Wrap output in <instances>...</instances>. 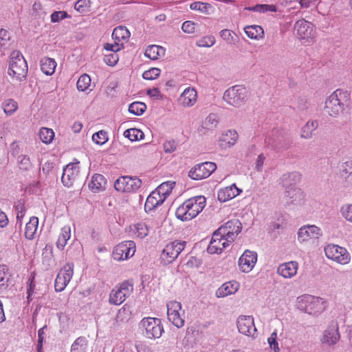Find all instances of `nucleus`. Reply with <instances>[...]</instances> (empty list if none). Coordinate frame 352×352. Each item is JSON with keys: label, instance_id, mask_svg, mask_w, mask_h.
I'll list each match as a JSON object with an SVG mask.
<instances>
[{"label": "nucleus", "instance_id": "1", "mask_svg": "<svg viewBox=\"0 0 352 352\" xmlns=\"http://www.w3.org/2000/svg\"><path fill=\"white\" fill-rule=\"evenodd\" d=\"M296 307L302 312L318 317L327 308V301L320 297L304 294L297 298Z\"/></svg>", "mask_w": 352, "mask_h": 352}, {"label": "nucleus", "instance_id": "2", "mask_svg": "<svg viewBox=\"0 0 352 352\" xmlns=\"http://www.w3.org/2000/svg\"><path fill=\"white\" fill-rule=\"evenodd\" d=\"M206 198L204 196H196L186 200L175 211L176 217L187 221L195 218L205 208Z\"/></svg>", "mask_w": 352, "mask_h": 352}, {"label": "nucleus", "instance_id": "3", "mask_svg": "<svg viewBox=\"0 0 352 352\" xmlns=\"http://www.w3.org/2000/svg\"><path fill=\"white\" fill-rule=\"evenodd\" d=\"M351 100V94L347 91L336 89L325 100L324 110L330 116L336 117L344 110Z\"/></svg>", "mask_w": 352, "mask_h": 352}, {"label": "nucleus", "instance_id": "4", "mask_svg": "<svg viewBox=\"0 0 352 352\" xmlns=\"http://www.w3.org/2000/svg\"><path fill=\"white\" fill-rule=\"evenodd\" d=\"M28 64L22 54L13 51L10 56L8 74L14 80L21 82L25 79Z\"/></svg>", "mask_w": 352, "mask_h": 352}, {"label": "nucleus", "instance_id": "5", "mask_svg": "<svg viewBox=\"0 0 352 352\" xmlns=\"http://www.w3.org/2000/svg\"><path fill=\"white\" fill-rule=\"evenodd\" d=\"M327 258L340 265H346L351 261V254L344 247L336 244H328L324 248Z\"/></svg>", "mask_w": 352, "mask_h": 352}, {"label": "nucleus", "instance_id": "6", "mask_svg": "<svg viewBox=\"0 0 352 352\" xmlns=\"http://www.w3.org/2000/svg\"><path fill=\"white\" fill-rule=\"evenodd\" d=\"M143 334L148 339H156L161 337L164 329L161 320L157 318H144L140 323Z\"/></svg>", "mask_w": 352, "mask_h": 352}, {"label": "nucleus", "instance_id": "7", "mask_svg": "<svg viewBox=\"0 0 352 352\" xmlns=\"http://www.w3.org/2000/svg\"><path fill=\"white\" fill-rule=\"evenodd\" d=\"M133 291V285L129 281H124L116 285L110 292L109 302L114 305L123 303Z\"/></svg>", "mask_w": 352, "mask_h": 352}, {"label": "nucleus", "instance_id": "8", "mask_svg": "<svg viewBox=\"0 0 352 352\" xmlns=\"http://www.w3.org/2000/svg\"><path fill=\"white\" fill-rule=\"evenodd\" d=\"M167 316L169 322L177 328L184 325L185 311L182 309V304L177 301H170L166 305Z\"/></svg>", "mask_w": 352, "mask_h": 352}, {"label": "nucleus", "instance_id": "9", "mask_svg": "<svg viewBox=\"0 0 352 352\" xmlns=\"http://www.w3.org/2000/svg\"><path fill=\"white\" fill-rule=\"evenodd\" d=\"M294 31L297 37L303 43H311L316 37L314 25L304 19L298 20L295 23Z\"/></svg>", "mask_w": 352, "mask_h": 352}, {"label": "nucleus", "instance_id": "10", "mask_svg": "<svg viewBox=\"0 0 352 352\" xmlns=\"http://www.w3.org/2000/svg\"><path fill=\"white\" fill-rule=\"evenodd\" d=\"M322 236V229L314 224L304 225L297 232V239L300 243H307L311 241L318 240Z\"/></svg>", "mask_w": 352, "mask_h": 352}, {"label": "nucleus", "instance_id": "11", "mask_svg": "<svg viewBox=\"0 0 352 352\" xmlns=\"http://www.w3.org/2000/svg\"><path fill=\"white\" fill-rule=\"evenodd\" d=\"M245 96V88L241 85H234L224 92L223 98L228 104L239 107L243 103Z\"/></svg>", "mask_w": 352, "mask_h": 352}, {"label": "nucleus", "instance_id": "12", "mask_svg": "<svg viewBox=\"0 0 352 352\" xmlns=\"http://www.w3.org/2000/svg\"><path fill=\"white\" fill-rule=\"evenodd\" d=\"M135 250V243L133 241H123L113 248L112 256L118 261L127 260L134 255Z\"/></svg>", "mask_w": 352, "mask_h": 352}, {"label": "nucleus", "instance_id": "13", "mask_svg": "<svg viewBox=\"0 0 352 352\" xmlns=\"http://www.w3.org/2000/svg\"><path fill=\"white\" fill-rule=\"evenodd\" d=\"M142 182L138 177H120L114 184L115 189L122 192H133L140 188Z\"/></svg>", "mask_w": 352, "mask_h": 352}, {"label": "nucleus", "instance_id": "14", "mask_svg": "<svg viewBox=\"0 0 352 352\" xmlns=\"http://www.w3.org/2000/svg\"><path fill=\"white\" fill-rule=\"evenodd\" d=\"M185 245V241H178L167 244L162 250L161 259L165 264L172 263L184 249Z\"/></svg>", "mask_w": 352, "mask_h": 352}, {"label": "nucleus", "instance_id": "15", "mask_svg": "<svg viewBox=\"0 0 352 352\" xmlns=\"http://www.w3.org/2000/svg\"><path fill=\"white\" fill-rule=\"evenodd\" d=\"M74 275V264H65L58 272L55 283L54 288L56 292H60L63 291L70 282Z\"/></svg>", "mask_w": 352, "mask_h": 352}, {"label": "nucleus", "instance_id": "16", "mask_svg": "<svg viewBox=\"0 0 352 352\" xmlns=\"http://www.w3.org/2000/svg\"><path fill=\"white\" fill-rule=\"evenodd\" d=\"M236 327L239 332L241 334L252 338H255L257 336V329L252 316H239L236 319Z\"/></svg>", "mask_w": 352, "mask_h": 352}, {"label": "nucleus", "instance_id": "17", "mask_svg": "<svg viewBox=\"0 0 352 352\" xmlns=\"http://www.w3.org/2000/svg\"><path fill=\"white\" fill-rule=\"evenodd\" d=\"M217 168L216 164L211 162H206L192 167L189 173V177L195 180H201L208 177Z\"/></svg>", "mask_w": 352, "mask_h": 352}, {"label": "nucleus", "instance_id": "18", "mask_svg": "<svg viewBox=\"0 0 352 352\" xmlns=\"http://www.w3.org/2000/svg\"><path fill=\"white\" fill-rule=\"evenodd\" d=\"M242 228L241 223L236 219L227 221L217 230L224 236L228 241L232 243L237 235L241 232Z\"/></svg>", "mask_w": 352, "mask_h": 352}, {"label": "nucleus", "instance_id": "19", "mask_svg": "<svg viewBox=\"0 0 352 352\" xmlns=\"http://www.w3.org/2000/svg\"><path fill=\"white\" fill-rule=\"evenodd\" d=\"M257 253L254 251L246 250L239 257L238 266L239 270L243 273H249L254 267L257 262Z\"/></svg>", "mask_w": 352, "mask_h": 352}, {"label": "nucleus", "instance_id": "20", "mask_svg": "<svg viewBox=\"0 0 352 352\" xmlns=\"http://www.w3.org/2000/svg\"><path fill=\"white\" fill-rule=\"evenodd\" d=\"M340 338L338 323L336 320H332L327 328L323 331L320 341L322 344L332 346L336 344Z\"/></svg>", "mask_w": 352, "mask_h": 352}, {"label": "nucleus", "instance_id": "21", "mask_svg": "<svg viewBox=\"0 0 352 352\" xmlns=\"http://www.w3.org/2000/svg\"><path fill=\"white\" fill-rule=\"evenodd\" d=\"M80 173L79 162L67 164L63 170L62 182L64 186L69 187L78 179Z\"/></svg>", "mask_w": 352, "mask_h": 352}, {"label": "nucleus", "instance_id": "22", "mask_svg": "<svg viewBox=\"0 0 352 352\" xmlns=\"http://www.w3.org/2000/svg\"><path fill=\"white\" fill-rule=\"evenodd\" d=\"M231 243L217 230L212 234L210 243L208 247V252L210 254H219Z\"/></svg>", "mask_w": 352, "mask_h": 352}, {"label": "nucleus", "instance_id": "23", "mask_svg": "<svg viewBox=\"0 0 352 352\" xmlns=\"http://www.w3.org/2000/svg\"><path fill=\"white\" fill-rule=\"evenodd\" d=\"M153 225L152 221L136 223L130 226V232L134 237L144 239L154 231Z\"/></svg>", "mask_w": 352, "mask_h": 352}, {"label": "nucleus", "instance_id": "24", "mask_svg": "<svg viewBox=\"0 0 352 352\" xmlns=\"http://www.w3.org/2000/svg\"><path fill=\"white\" fill-rule=\"evenodd\" d=\"M298 270V263L292 261L280 264L276 272L285 279H291L297 274Z\"/></svg>", "mask_w": 352, "mask_h": 352}, {"label": "nucleus", "instance_id": "25", "mask_svg": "<svg viewBox=\"0 0 352 352\" xmlns=\"http://www.w3.org/2000/svg\"><path fill=\"white\" fill-rule=\"evenodd\" d=\"M240 288V283L236 280H230L222 284L215 292L217 298H224L236 294Z\"/></svg>", "mask_w": 352, "mask_h": 352}, {"label": "nucleus", "instance_id": "26", "mask_svg": "<svg viewBox=\"0 0 352 352\" xmlns=\"http://www.w3.org/2000/svg\"><path fill=\"white\" fill-rule=\"evenodd\" d=\"M302 175L298 171H292L284 173L279 179V184L286 190L294 188V186L301 180Z\"/></svg>", "mask_w": 352, "mask_h": 352}, {"label": "nucleus", "instance_id": "27", "mask_svg": "<svg viewBox=\"0 0 352 352\" xmlns=\"http://www.w3.org/2000/svg\"><path fill=\"white\" fill-rule=\"evenodd\" d=\"M238 133L235 130H227L219 138V146L223 149L232 147L237 142Z\"/></svg>", "mask_w": 352, "mask_h": 352}, {"label": "nucleus", "instance_id": "28", "mask_svg": "<svg viewBox=\"0 0 352 352\" xmlns=\"http://www.w3.org/2000/svg\"><path fill=\"white\" fill-rule=\"evenodd\" d=\"M197 100V94L195 89L188 87L179 96L178 102L184 107H190L195 104Z\"/></svg>", "mask_w": 352, "mask_h": 352}, {"label": "nucleus", "instance_id": "29", "mask_svg": "<svg viewBox=\"0 0 352 352\" xmlns=\"http://www.w3.org/2000/svg\"><path fill=\"white\" fill-rule=\"evenodd\" d=\"M241 192V189H239L234 184H232L229 186L221 188L218 191L217 198L221 202H226L239 195Z\"/></svg>", "mask_w": 352, "mask_h": 352}, {"label": "nucleus", "instance_id": "30", "mask_svg": "<svg viewBox=\"0 0 352 352\" xmlns=\"http://www.w3.org/2000/svg\"><path fill=\"white\" fill-rule=\"evenodd\" d=\"M165 201L164 197H162L156 190H153L147 197L144 208L146 211H151L162 205Z\"/></svg>", "mask_w": 352, "mask_h": 352}, {"label": "nucleus", "instance_id": "31", "mask_svg": "<svg viewBox=\"0 0 352 352\" xmlns=\"http://www.w3.org/2000/svg\"><path fill=\"white\" fill-rule=\"evenodd\" d=\"M130 37V32L124 26H118L116 28L112 33V38L115 42L122 43L124 47V43H126Z\"/></svg>", "mask_w": 352, "mask_h": 352}, {"label": "nucleus", "instance_id": "32", "mask_svg": "<svg viewBox=\"0 0 352 352\" xmlns=\"http://www.w3.org/2000/svg\"><path fill=\"white\" fill-rule=\"evenodd\" d=\"M71 238V226L66 225L63 226L60 232L57 241L56 247L58 249L63 250L66 246L67 241Z\"/></svg>", "mask_w": 352, "mask_h": 352}, {"label": "nucleus", "instance_id": "33", "mask_svg": "<svg viewBox=\"0 0 352 352\" xmlns=\"http://www.w3.org/2000/svg\"><path fill=\"white\" fill-rule=\"evenodd\" d=\"M219 123V118L217 115L214 113H210L203 121L200 129V132L206 133L208 131L214 129Z\"/></svg>", "mask_w": 352, "mask_h": 352}, {"label": "nucleus", "instance_id": "34", "mask_svg": "<svg viewBox=\"0 0 352 352\" xmlns=\"http://www.w3.org/2000/svg\"><path fill=\"white\" fill-rule=\"evenodd\" d=\"M244 31L247 36L254 40H261L264 37V30L257 25H249L245 28Z\"/></svg>", "mask_w": 352, "mask_h": 352}, {"label": "nucleus", "instance_id": "35", "mask_svg": "<svg viewBox=\"0 0 352 352\" xmlns=\"http://www.w3.org/2000/svg\"><path fill=\"white\" fill-rule=\"evenodd\" d=\"M41 69V71L47 76L52 75L56 67V62L54 59L44 57L41 60L40 62Z\"/></svg>", "mask_w": 352, "mask_h": 352}, {"label": "nucleus", "instance_id": "36", "mask_svg": "<svg viewBox=\"0 0 352 352\" xmlns=\"http://www.w3.org/2000/svg\"><path fill=\"white\" fill-rule=\"evenodd\" d=\"M38 225V219L36 217H30L28 223H27L25 229V236L29 240L34 238Z\"/></svg>", "mask_w": 352, "mask_h": 352}, {"label": "nucleus", "instance_id": "37", "mask_svg": "<svg viewBox=\"0 0 352 352\" xmlns=\"http://www.w3.org/2000/svg\"><path fill=\"white\" fill-rule=\"evenodd\" d=\"M285 195L292 203L300 204L304 200V193L298 188H291L285 190Z\"/></svg>", "mask_w": 352, "mask_h": 352}, {"label": "nucleus", "instance_id": "38", "mask_svg": "<svg viewBox=\"0 0 352 352\" xmlns=\"http://www.w3.org/2000/svg\"><path fill=\"white\" fill-rule=\"evenodd\" d=\"M164 54L165 50L162 47L155 45L148 46L144 52V55L151 60H156L163 56Z\"/></svg>", "mask_w": 352, "mask_h": 352}, {"label": "nucleus", "instance_id": "39", "mask_svg": "<svg viewBox=\"0 0 352 352\" xmlns=\"http://www.w3.org/2000/svg\"><path fill=\"white\" fill-rule=\"evenodd\" d=\"M10 277V274L7 266L0 265V294L7 289Z\"/></svg>", "mask_w": 352, "mask_h": 352}, {"label": "nucleus", "instance_id": "40", "mask_svg": "<svg viewBox=\"0 0 352 352\" xmlns=\"http://www.w3.org/2000/svg\"><path fill=\"white\" fill-rule=\"evenodd\" d=\"M105 184L104 177L100 174H95L91 177L89 183V188L93 192H97L102 189Z\"/></svg>", "mask_w": 352, "mask_h": 352}, {"label": "nucleus", "instance_id": "41", "mask_svg": "<svg viewBox=\"0 0 352 352\" xmlns=\"http://www.w3.org/2000/svg\"><path fill=\"white\" fill-rule=\"evenodd\" d=\"M1 107L7 116L13 115L18 109L17 102L11 98L4 100L2 102Z\"/></svg>", "mask_w": 352, "mask_h": 352}, {"label": "nucleus", "instance_id": "42", "mask_svg": "<svg viewBox=\"0 0 352 352\" xmlns=\"http://www.w3.org/2000/svg\"><path fill=\"white\" fill-rule=\"evenodd\" d=\"M318 126L316 120H309L301 129V137L306 139L311 138Z\"/></svg>", "mask_w": 352, "mask_h": 352}, {"label": "nucleus", "instance_id": "43", "mask_svg": "<svg viewBox=\"0 0 352 352\" xmlns=\"http://www.w3.org/2000/svg\"><path fill=\"white\" fill-rule=\"evenodd\" d=\"M91 86V78L89 75L85 74L81 75L76 83L77 89L80 91H91L92 89H89Z\"/></svg>", "mask_w": 352, "mask_h": 352}, {"label": "nucleus", "instance_id": "44", "mask_svg": "<svg viewBox=\"0 0 352 352\" xmlns=\"http://www.w3.org/2000/svg\"><path fill=\"white\" fill-rule=\"evenodd\" d=\"M174 186L175 182L168 181L161 184L155 190H156L162 197H164V199H166L170 194Z\"/></svg>", "mask_w": 352, "mask_h": 352}, {"label": "nucleus", "instance_id": "45", "mask_svg": "<svg viewBox=\"0 0 352 352\" xmlns=\"http://www.w3.org/2000/svg\"><path fill=\"white\" fill-rule=\"evenodd\" d=\"M87 348V340L83 337H79L72 344L71 352H86Z\"/></svg>", "mask_w": 352, "mask_h": 352}, {"label": "nucleus", "instance_id": "46", "mask_svg": "<svg viewBox=\"0 0 352 352\" xmlns=\"http://www.w3.org/2000/svg\"><path fill=\"white\" fill-rule=\"evenodd\" d=\"M39 137L43 143L50 144L54 140V132L52 129L43 127L40 129Z\"/></svg>", "mask_w": 352, "mask_h": 352}, {"label": "nucleus", "instance_id": "47", "mask_svg": "<svg viewBox=\"0 0 352 352\" xmlns=\"http://www.w3.org/2000/svg\"><path fill=\"white\" fill-rule=\"evenodd\" d=\"M124 136L129 138L131 141H137L144 138V133L135 128L129 129L124 132Z\"/></svg>", "mask_w": 352, "mask_h": 352}, {"label": "nucleus", "instance_id": "48", "mask_svg": "<svg viewBox=\"0 0 352 352\" xmlns=\"http://www.w3.org/2000/svg\"><path fill=\"white\" fill-rule=\"evenodd\" d=\"M146 109V105L144 102H134L129 107V111L135 116L142 115Z\"/></svg>", "mask_w": 352, "mask_h": 352}, {"label": "nucleus", "instance_id": "49", "mask_svg": "<svg viewBox=\"0 0 352 352\" xmlns=\"http://www.w3.org/2000/svg\"><path fill=\"white\" fill-rule=\"evenodd\" d=\"M249 10L258 13H266L275 12L277 10L276 7L272 4H258L253 7L249 8Z\"/></svg>", "mask_w": 352, "mask_h": 352}, {"label": "nucleus", "instance_id": "50", "mask_svg": "<svg viewBox=\"0 0 352 352\" xmlns=\"http://www.w3.org/2000/svg\"><path fill=\"white\" fill-rule=\"evenodd\" d=\"M215 38L212 35H207L199 39L196 45L199 47H210L215 43Z\"/></svg>", "mask_w": 352, "mask_h": 352}, {"label": "nucleus", "instance_id": "51", "mask_svg": "<svg viewBox=\"0 0 352 352\" xmlns=\"http://www.w3.org/2000/svg\"><path fill=\"white\" fill-rule=\"evenodd\" d=\"M277 131H272L270 133H267L265 138V144L267 147L275 148L276 147L278 142L279 141L278 137L277 135Z\"/></svg>", "mask_w": 352, "mask_h": 352}, {"label": "nucleus", "instance_id": "52", "mask_svg": "<svg viewBox=\"0 0 352 352\" xmlns=\"http://www.w3.org/2000/svg\"><path fill=\"white\" fill-rule=\"evenodd\" d=\"M219 36L223 40L230 44L235 43L237 38L234 32L228 29L222 30L219 32Z\"/></svg>", "mask_w": 352, "mask_h": 352}, {"label": "nucleus", "instance_id": "53", "mask_svg": "<svg viewBox=\"0 0 352 352\" xmlns=\"http://www.w3.org/2000/svg\"><path fill=\"white\" fill-rule=\"evenodd\" d=\"M92 140L98 145H103L108 141L107 133L104 131H100L92 135Z\"/></svg>", "mask_w": 352, "mask_h": 352}, {"label": "nucleus", "instance_id": "54", "mask_svg": "<svg viewBox=\"0 0 352 352\" xmlns=\"http://www.w3.org/2000/svg\"><path fill=\"white\" fill-rule=\"evenodd\" d=\"M340 177L343 179L352 173V160H349L342 163L339 167Z\"/></svg>", "mask_w": 352, "mask_h": 352}, {"label": "nucleus", "instance_id": "55", "mask_svg": "<svg viewBox=\"0 0 352 352\" xmlns=\"http://www.w3.org/2000/svg\"><path fill=\"white\" fill-rule=\"evenodd\" d=\"M269 346L273 352H280V348L277 342V332L274 331L267 338Z\"/></svg>", "mask_w": 352, "mask_h": 352}, {"label": "nucleus", "instance_id": "56", "mask_svg": "<svg viewBox=\"0 0 352 352\" xmlns=\"http://www.w3.org/2000/svg\"><path fill=\"white\" fill-rule=\"evenodd\" d=\"M75 9L80 13H86L90 8L89 0H78L74 6Z\"/></svg>", "mask_w": 352, "mask_h": 352}, {"label": "nucleus", "instance_id": "57", "mask_svg": "<svg viewBox=\"0 0 352 352\" xmlns=\"http://www.w3.org/2000/svg\"><path fill=\"white\" fill-rule=\"evenodd\" d=\"M342 217L347 221L352 223V204H345L340 208Z\"/></svg>", "mask_w": 352, "mask_h": 352}, {"label": "nucleus", "instance_id": "58", "mask_svg": "<svg viewBox=\"0 0 352 352\" xmlns=\"http://www.w3.org/2000/svg\"><path fill=\"white\" fill-rule=\"evenodd\" d=\"M160 73L161 70L159 68L153 67L145 71L142 74V77L146 80H154L160 76Z\"/></svg>", "mask_w": 352, "mask_h": 352}, {"label": "nucleus", "instance_id": "59", "mask_svg": "<svg viewBox=\"0 0 352 352\" xmlns=\"http://www.w3.org/2000/svg\"><path fill=\"white\" fill-rule=\"evenodd\" d=\"M10 34L4 30H0V49L6 48L9 45Z\"/></svg>", "mask_w": 352, "mask_h": 352}, {"label": "nucleus", "instance_id": "60", "mask_svg": "<svg viewBox=\"0 0 352 352\" xmlns=\"http://www.w3.org/2000/svg\"><path fill=\"white\" fill-rule=\"evenodd\" d=\"M19 168L23 170H28L31 167L30 158L24 155H21L18 157Z\"/></svg>", "mask_w": 352, "mask_h": 352}, {"label": "nucleus", "instance_id": "61", "mask_svg": "<svg viewBox=\"0 0 352 352\" xmlns=\"http://www.w3.org/2000/svg\"><path fill=\"white\" fill-rule=\"evenodd\" d=\"M209 5L208 3L200 1L193 2L190 5V8L192 10H199L203 13L208 12Z\"/></svg>", "mask_w": 352, "mask_h": 352}, {"label": "nucleus", "instance_id": "62", "mask_svg": "<svg viewBox=\"0 0 352 352\" xmlns=\"http://www.w3.org/2000/svg\"><path fill=\"white\" fill-rule=\"evenodd\" d=\"M197 24L191 21H186L183 23L182 30L186 34H192L195 32Z\"/></svg>", "mask_w": 352, "mask_h": 352}, {"label": "nucleus", "instance_id": "63", "mask_svg": "<svg viewBox=\"0 0 352 352\" xmlns=\"http://www.w3.org/2000/svg\"><path fill=\"white\" fill-rule=\"evenodd\" d=\"M118 55L116 53H110L104 57V63L109 66H114L118 61Z\"/></svg>", "mask_w": 352, "mask_h": 352}, {"label": "nucleus", "instance_id": "64", "mask_svg": "<svg viewBox=\"0 0 352 352\" xmlns=\"http://www.w3.org/2000/svg\"><path fill=\"white\" fill-rule=\"evenodd\" d=\"M68 16V14L65 11H56L54 12L51 14V21L52 23H56L60 21V20H63Z\"/></svg>", "mask_w": 352, "mask_h": 352}]
</instances>
